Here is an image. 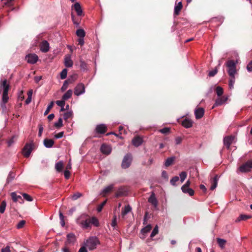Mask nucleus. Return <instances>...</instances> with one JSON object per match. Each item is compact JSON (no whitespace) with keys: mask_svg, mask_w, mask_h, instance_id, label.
I'll return each instance as SVG.
<instances>
[{"mask_svg":"<svg viewBox=\"0 0 252 252\" xmlns=\"http://www.w3.org/2000/svg\"><path fill=\"white\" fill-rule=\"evenodd\" d=\"M84 244L90 251L95 249L97 246L100 245V242L98 238L96 236L90 237L84 242Z\"/></svg>","mask_w":252,"mask_h":252,"instance_id":"f257e3e1","label":"nucleus"},{"mask_svg":"<svg viewBox=\"0 0 252 252\" xmlns=\"http://www.w3.org/2000/svg\"><path fill=\"white\" fill-rule=\"evenodd\" d=\"M76 222L83 228H88L91 226V221L88 215L83 214L80 215L77 219Z\"/></svg>","mask_w":252,"mask_h":252,"instance_id":"f03ea898","label":"nucleus"},{"mask_svg":"<svg viewBox=\"0 0 252 252\" xmlns=\"http://www.w3.org/2000/svg\"><path fill=\"white\" fill-rule=\"evenodd\" d=\"M237 63V61H234L233 60H229L225 63V65L228 68L227 72L229 76H235L237 73L236 70Z\"/></svg>","mask_w":252,"mask_h":252,"instance_id":"7ed1b4c3","label":"nucleus"},{"mask_svg":"<svg viewBox=\"0 0 252 252\" xmlns=\"http://www.w3.org/2000/svg\"><path fill=\"white\" fill-rule=\"evenodd\" d=\"M85 93V87L84 85L80 83H78L74 88V94L76 96H80Z\"/></svg>","mask_w":252,"mask_h":252,"instance_id":"20e7f679","label":"nucleus"},{"mask_svg":"<svg viewBox=\"0 0 252 252\" xmlns=\"http://www.w3.org/2000/svg\"><path fill=\"white\" fill-rule=\"evenodd\" d=\"M131 155L129 154L126 155L122 161V167L124 169L128 168L131 164Z\"/></svg>","mask_w":252,"mask_h":252,"instance_id":"39448f33","label":"nucleus"},{"mask_svg":"<svg viewBox=\"0 0 252 252\" xmlns=\"http://www.w3.org/2000/svg\"><path fill=\"white\" fill-rule=\"evenodd\" d=\"M252 168V159L248 160L245 164L240 166L239 170L241 172L245 173L250 171Z\"/></svg>","mask_w":252,"mask_h":252,"instance_id":"423d86ee","label":"nucleus"},{"mask_svg":"<svg viewBox=\"0 0 252 252\" xmlns=\"http://www.w3.org/2000/svg\"><path fill=\"white\" fill-rule=\"evenodd\" d=\"M25 59L28 63L34 64L37 62L38 57L35 54H29L26 55Z\"/></svg>","mask_w":252,"mask_h":252,"instance_id":"0eeeda50","label":"nucleus"},{"mask_svg":"<svg viewBox=\"0 0 252 252\" xmlns=\"http://www.w3.org/2000/svg\"><path fill=\"white\" fill-rule=\"evenodd\" d=\"M32 144L27 143L23 149V154L24 157L26 158L29 157L32 151Z\"/></svg>","mask_w":252,"mask_h":252,"instance_id":"6e6552de","label":"nucleus"},{"mask_svg":"<svg viewBox=\"0 0 252 252\" xmlns=\"http://www.w3.org/2000/svg\"><path fill=\"white\" fill-rule=\"evenodd\" d=\"M50 49L49 43L46 40H43L41 42L40 46V50L43 53L47 52Z\"/></svg>","mask_w":252,"mask_h":252,"instance_id":"1a4fd4ad","label":"nucleus"},{"mask_svg":"<svg viewBox=\"0 0 252 252\" xmlns=\"http://www.w3.org/2000/svg\"><path fill=\"white\" fill-rule=\"evenodd\" d=\"M148 202L154 207L155 209H158V200L154 192L152 193L150 196L148 198Z\"/></svg>","mask_w":252,"mask_h":252,"instance_id":"9d476101","label":"nucleus"},{"mask_svg":"<svg viewBox=\"0 0 252 252\" xmlns=\"http://www.w3.org/2000/svg\"><path fill=\"white\" fill-rule=\"evenodd\" d=\"M100 150L103 154L108 155L111 153L112 148L110 145L103 144L100 147Z\"/></svg>","mask_w":252,"mask_h":252,"instance_id":"9b49d317","label":"nucleus"},{"mask_svg":"<svg viewBox=\"0 0 252 252\" xmlns=\"http://www.w3.org/2000/svg\"><path fill=\"white\" fill-rule=\"evenodd\" d=\"M0 87L2 91V94H8L9 85L7 83L6 80L5 79L1 81Z\"/></svg>","mask_w":252,"mask_h":252,"instance_id":"f8f14e48","label":"nucleus"},{"mask_svg":"<svg viewBox=\"0 0 252 252\" xmlns=\"http://www.w3.org/2000/svg\"><path fill=\"white\" fill-rule=\"evenodd\" d=\"M10 196L13 202H19L20 203H23L24 201L20 195H17L15 192H11L10 194Z\"/></svg>","mask_w":252,"mask_h":252,"instance_id":"ddd939ff","label":"nucleus"},{"mask_svg":"<svg viewBox=\"0 0 252 252\" xmlns=\"http://www.w3.org/2000/svg\"><path fill=\"white\" fill-rule=\"evenodd\" d=\"M234 137L232 136H226L223 138V144L227 149H229L233 141Z\"/></svg>","mask_w":252,"mask_h":252,"instance_id":"4468645a","label":"nucleus"},{"mask_svg":"<svg viewBox=\"0 0 252 252\" xmlns=\"http://www.w3.org/2000/svg\"><path fill=\"white\" fill-rule=\"evenodd\" d=\"M76 241L75 235L73 233H69L67 235V240L65 242L66 245L73 244Z\"/></svg>","mask_w":252,"mask_h":252,"instance_id":"2eb2a0df","label":"nucleus"},{"mask_svg":"<svg viewBox=\"0 0 252 252\" xmlns=\"http://www.w3.org/2000/svg\"><path fill=\"white\" fill-rule=\"evenodd\" d=\"M107 130V126L104 124H100L97 125L95 128V131L97 133L103 134Z\"/></svg>","mask_w":252,"mask_h":252,"instance_id":"dca6fc26","label":"nucleus"},{"mask_svg":"<svg viewBox=\"0 0 252 252\" xmlns=\"http://www.w3.org/2000/svg\"><path fill=\"white\" fill-rule=\"evenodd\" d=\"M143 143V139L140 136L135 137L132 140V144L135 147L140 146Z\"/></svg>","mask_w":252,"mask_h":252,"instance_id":"f3484780","label":"nucleus"},{"mask_svg":"<svg viewBox=\"0 0 252 252\" xmlns=\"http://www.w3.org/2000/svg\"><path fill=\"white\" fill-rule=\"evenodd\" d=\"M204 110L202 108H198L195 110L194 114L197 119L202 118L204 115Z\"/></svg>","mask_w":252,"mask_h":252,"instance_id":"a211bd4d","label":"nucleus"},{"mask_svg":"<svg viewBox=\"0 0 252 252\" xmlns=\"http://www.w3.org/2000/svg\"><path fill=\"white\" fill-rule=\"evenodd\" d=\"M193 122L189 118L185 119L182 122V126L185 128H189L192 126Z\"/></svg>","mask_w":252,"mask_h":252,"instance_id":"6ab92c4d","label":"nucleus"},{"mask_svg":"<svg viewBox=\"0 0 252 252\" xmlns=\"http://www.w3.org/2000/svg\"><path fill=\"white\" fill-rule=\"evenodd\" d=\"M64 65L67 67H71L73 65L71 56L69 55L65 56L64 58Z\"/></svg>","mask_w":252,"mask_h":252,"instance_id":"aec40b11","label":"nucleus"},{"mask_svg":"<svg viewBox=\"0 0 252 252\" xmlns=\"http://www.w3.org/2000/svg\"><path fill=\"white\" fill-rule=\"evenodd\" d=\"M43 144L46 148H51L54 145V141L52 139L46 138L44 140Z\"/></svg>","mask_w":252,"mask_h":252,"instance_id":"412c9836","label":"nucleus"},{"mask_svg":"<svg viewBox=\"0 0 252 252\" xmlns=\"http://www.w3.org/2000/svg\"><path fill=\"white\" fill-rule=\"evenodd\" d=\"M73 7L78 16H80L82 15V10L80 4L78 2L75 3L73 5Z\"/></svg>","mask_w":252,"mask_h":252,"instance_id":"4be33fe9","label":"nucleus"},{"mask_svg":"<svg viewBox=\"0 0 252 252\" xmlns=\"http://www.w3.org/2000/svg\"><path fill=\"white\" fill-rule=\"evenodd\" d=\"M227 100V97L225 96L218 98L215 101V105L220 106L224 103Z\"/></svg>","mask_w":252,"mask_h":252,"instance_id":"5701e85b","label":"nucleus"},{"mask_svg":"<svg viewBox=\"0 0 252 252\" xmlns=\"http://www.w3.org/2000/svg\"><path fill=\"white\" fill-rule=\"evenodd\" d=\"M183 7L182 3L181 1H179L177 4L175 5L174 7V14L178 15L179 14L180 11Z\"/></svg>","mask_w":252,"mask_h":252,"instance_id":"b1692460","label":"nucleus"},{"mask_svg":"<svg viewBox=\"0 0 252 252\" xmlns=\"http://www.w3.org/2000/svg\"><path fill=\"white\" fill-rule=\"evenodd\" d=\"M114 185L111 184L106 187H105L102 190L101 194L103 195H105L106 194L110 192L113 189Z\"/></svg>","mask_w":252,"mask_h":252,"instance_id":"393cba45","label":"nucleus"},{"mask_svg":"<svg viewBox=\"0 0 252 252\" xmlns=\"http://www.w3.org/2000/svg\"><path fill=\"white\" fill-rule=\"evenodd\" d=\"M218 182V178L217 175L215 176L213 180L211 181V186L210 187L211 190H214L217 186Z\"/></svg>","mask_w":252,"mask_h":252,"instance_id":"a878e982","label":"nucleus"},{"mask_svg":"<svg viewBox=\"0 0 252 252\" xmlns=\"http://www.w3.org/2000/svg\"><path fill=\"white\" fill-rule=\"evenodd\" d=\"M72 94V91L68 90L62 96V99L65 101L71 97Z\"/></svg>","mask_w":252,"mask_h":252,"instance_id":"bb28decb","label":"nucleus"},{"mask_svg":"<svg viewBox=\"0 0 252 252\" xmlns=\"http://www.w3.org/2000/svg\"><path fill=\"white\" fill-rule=\"evenodd\" d=\"M181 189L184 193L189 194L190 196H192L194 194V190L189 187L184 189L183 188H181Z\"/></svg>","mask_w":252,"mask_h":252,"instance_id":"cd10ccee","label":"nucleus"},{"mask_svg":"<svg viewBox=\"0 0 252 252\" xmlns=\"http://www.w3.org/2000/svg\"><path fill=\"white\" fill-rule=\"evenodd\" d=\"M76 34L79 37H84L85 36V32L83 29H79L76 31Z\"/></svg>","mask_w":252,"mask_h":252,"instance_id":"c85d7f7f","label":"nucleus"},{"mask_svg":"<svg viewBox=\"0 0 252 252\" xmlns=\"http://www.w3.org/2000/svg\"><path fill=\"white\" fill-rule=\"evenodd\" d=\"M131 210V208L129 205L126 206L122 211V215L124 217L127 214L129 213Z\"/></svg>","mask_w":252,"mask_h":252,"instance_id":"c756f323","label":"nucleus"},{"mask_svg":"<svg viewBox=\"0 0 252 252\" xmlns=\"http://www.w3.org/2000/svg\"><path fill=\"white\" fill-rule=\"evenodd\" d=\"M63 167V162L62 161H60L57 162L55 165V168L58 172H61Z\"/></svg>","mask_w":252,"mask_h":252,"instance_id":"7c9ffc66","label":"nucleus"},{"mask_svg":"<svg viewBox=\"0 0 252 252\" xmlns=\"http://www.w3.org/2000/svg\"><path fill=\"white\" fill-rule=\"evenodd\" d=\"M174 160V157L168 158L165 161L164 165L165 166L168 167L171 165Z\"/></svg>","mask_w":252,"mask_h":252,"instance_id":"2f4dec72","label":"nucleus"},{"mask_svg":"<svg viewBox=\"0 0 252 252\" xmlns=\"http://www.w3.org/2000/svg\"><path fill=\"white\" fill-rule=\"evenodd\" d=\"M151 229H152L151 225L148 224L141 229V233H145L146 234L148 232H149L151 230Z\"/></svg>","mask_w":252,"mask_h":252,"instance_id":"473e14b6","label":"nucleus"},{"mask_svg":"<svg viewBox=\"0 0 252 252\" xmlns=\"http://www.w3.org/2000/svg\"><path fill=\"white\" fill-rule=\"evenodd\" d=\"M251 216L250 215H244L242 214L240 216V217L238 218L237 221H240V220H246L248 219H249L251 218Z\"/></svg>","mask_w":252,"mask_h":252,"instance_id":"72a5a7b5","label":"nucleus"},{"mask_svg":"<svg viewBox=\"0 0 252 252\" xmlns=\"http://www.w3.org/2000/svg\"><path fill=\"white\" fill-rule=\"evenodd\" d=\"M230 78L229 81V86L230 89L233 88L234 84L235 81V76H230Z\"/></svg>","mask_w":252,"mask_h":252,"instance_id":"f704fd0d","label":"nucleus"},{"mask_svg":"<svg viewBox=\"0 0 252 252\" xmlns=\"http://www.w3.org/2000/svg\"><path fill=\"white\" fill-rule=\"evenodd\" d=\"M6 206V202L5 200L2 201L0 206V213L3 214L5 210Z\"/></svg>","mask_w":252,"mask_h":252,"instance_id":"c9c22d12","label":"nucleus"},{"mask_svg":"<svg viewBox=\"0 0 252 252\" xmlns=\"http://www.w3.org/2000/svg\"><path fill=\"white\" fill-rule=\"evenodd\" d=\"M73 115V112L72 111H69L63 114V119L65 120H67L68 119L71 118Z\"/></svg>","mask_w":252,"mask_h":252,"instance_id":"e433bc0d","label":"nucleus"},{"mask_svg":"<svg viewBox=\"0 0 252 252\" xmlns=\"http://www.w3.org/2000/svg\"><path fill=\"white\" fill-rule=\"evenodd\" d=\"M158 232V226L157 225L155 226L154 228L153 229L152 233L150 235V237L153 238L155 236H156Z\"/></svg>","mask_w":252,"mask_h":252,"instance_id":"4c0bfd02","label":"nucleus"},{"mask_svg":"<svg viewBox=\"0 0 252 252\" xmlns=\"http://www.w3.org/2000/svg\"><path fill=\"white\" fill-rule=\"evenodd\" d=\"M54 102L53 101H51L50 103L48 105L47 108L45 111L44 112V115H47L49 112H50V110L53 107Z\"/></svg>","mask_w":252,"mask_h":252,"instance_id":"58836bf2","label":"nucleus"},{"mask_svg":"<svg viewBox=\"0 0 252 252\" xmlns=\"http://www.w3.org/2000/svg\"><path fill=\"white\" fill-rule=\"evenodd\" d=\"M217 94L218 96H220L223 93L222 88L220 86H218L216 89Z\"/></svg>","mask_w":252,"mask_h":252,"instance_id":"ea45409f","label":"nucleus"},{"mask_svg":"<svg viewBox=\"0 0 252 252\" xmlns=\"http://www.w3.org/2000/svg\"><path fill=\"white\" fill-rule=\"evenodd\" d=\"M69 80H70V79H67L64 82V83L61 89L62 92H64L67 89V88L68 87V85L69 83L68 82V81H69Z\"/></svg>","mask_w":252,"mask_h":252,"instance_id":"a19ab883","label":"nucleus"},{"mask_svg":"<svg viewBox=\"0 0 252 252\" xmlns=\"http://www.w3.org/2000/svg\"><path fill=\"white\" fill-rule=\"evenodd\" d=\"M187 174L185 171H183L180 174V178L181 183H183L185 181V180L187 178Z\"/></svg>","mask_w":252,"mask_h":252,"instance_id":"79ce46f5","label":"nucleus"},{"mask_svg":"<svg viewBox=\"0 0 252 252\" xmlns=\"http://www.w3.org/2000/svg\"><path fill=\"white\" fill-rule=\"evenodd\" d=\"M16 139V136H13L8 141L7 145L8 147H10L15 142Z\"/></svg>","mask_w":252,"mask_h":252,"instance_id":"37998d69","label":"nucleus"},{"mask_svg":"<svg viewBox=\"0 0 252 252\" xmlns=\"http://www.w3.org/2000/svg\"><path fill=\"white\" fill-rule=\"evenodd\" d=\"M8 98V94H2V102L4 105L7 102Z\"/></svg>","mask_w":252,"mask_h":252,"instance_id":"c03bdc74","label":"nucleus"},{"mask_svg":"<svg viewBox=\"0 0 252 252\" xmlns=\"http://www.w3.org/2000/svg\"><path fill=\"white\" fill-rule=\"evenodd\" d=\"M217 242L219 244V245L221 247L223 248L224 247V245H225L226 243V241L224 239H220V238H218L217 239Z\"/></svg>","mask_w":252,"mask_h":252,"instance_id":"a18cd8bd","label":"nucleus"},{"mask_svg":"<svg viewBox=\"0 0 252 252\" xmlns=\"http://www.w3.org/2000/svg\"><path fill=\"white\" fill-rule=\"evenodd\" d=\"M67 70L66 69H63L62 72H61L60 75H61V78L62 79H65L67 76Z\"/></svg>","mask_w":252,"mask_h":252,"instance_id":"49530a36","label":"nucleus"},{"mask_svg":"<svg viewBox=\"0 0 252 252\" xmlns=\"http://www.w3.org/2000/svg\"><path fill=\"white\" fill-rule=\"evenodd\" d=\"M82 193L80 192H76L74 194H73L71 197V198L73 200H76L78 198H80L81 196H82Z\"/></svg>","mask_w":252,"mask_h":252,"instance_id":"de8ad7c7","label":"nucleus"},{"mask_svg":"<svg viewBox=\"0 0 252 252\" xmlns=\"http://www.w3.org/2000/svg\"><path fill=\"white\" fill-rule=\"evenodd\" d=\"M54 126L56 127H60L63 126V120L61 118H60L58 121V122H56L54 124Z\"/></svg>","mask_w":252,"mask_h":252,"instance_id":"09e8293b","label":"nucleus"},{"mask_svg":"<svg viewBox=\"0 0 252 252\" xmlns=\"http://www.w3.org/2000/svg\"><path fill=\"white\" fill-rule=\"evenodd\" d=\"M179 180V178L178 176H175L171 179L170 183L173 186H176V183Z\"/></svg>","mask_w":252,"mask_h":252,"instance_id":"8fccbe9b","label":"nucleus"},{"mask_svg":"<svg viewBox=\"0 0 252 252\" xmlns=\"http://www.w3.org/2000/svg\"><path fill=\"white\" fill-rule=\"evenodd\" d=\"M22 195L24 198L28 201H32L33 200L32 197L27 193H24L22 194Z\"/></svg>","mask_w":252,"mask_h":252,"instance_id":"3c124183","label":"nucleus"},{"mask_svg":"<svg viewBox=\"0 0 252 252\" xmlns=\"http://www.w3.org/2000/svg\"><path fill=\"white\" fill-rule=\"evenodd\" d=\"M218 72V69L216 67L214 69L209 71L208 73V76L210 77L214 76Z\"/></svg>","mask_w":252,"mask_h":252,"instance_id":"603ef678","label":"nucleus"},{"mask_svg":"<svg viewBox=\"0 0 252 252\" xmlns=\"http://www.w3.org/2000/svg\"><path fill=\"white\" fill-rule=\"evenodd\" d=\"M25 221L24 220H20L16 225V227L18 229L22 228L25 224Z\"/></svg>","mask_w":252,"mask_h":252,"instance_id":"864d4df0","label":"nucleus"},{"mask_svg":"<svg viewBox=\"0 0 252 252\" xmlns=\"http://www.w3.org/2000/svg\"><path fill=\"white\" fill-rule=\"evenodd\" d=\"M170 128L168 127H164L163 128L160 129L159 131L161 133L166 134L170 132Z\"/></svg>","mask_w":252,"mask_h":252,"instance_id":"5fc2aeb1","label":"nucleus"},{"mask_svg":"<svg viewBox=\"0 0 252 252\" xmlns=\"http://www.w3.org/2000/svg\"><path fill=\"white\" fill-rule=\"evenodd\" d=\"M14 178V174H13V173L12 172H10L9 175H8V176L7 178V183H9L10 182H11L13 179Z\"/></svg>","mask_w":252,"mask_h":252,"instance_id":"6e6d98bb","label":"nucleus"},{"mask_svg":"<svg viewBox=\"0 0 252 252\" xmlns=\"http://www.w3.org/2000/svg\"><path fill=\"white\" fill-rule=\"evenodd\" d=\"M91 223L94 224L95 226L98 225V220L95 218H93L91 220H90Z\"/></svg>","mask_w":252,"mask_h":252,"instance_id":"4d7b16f0","label":"nucleus"},{"mask_svg":"<svg viewBox=\"0 0 252 252\" xmlns=\"http://www.w3.org/2000/svg\"><path fill=\"white\" fill-rule=\"evenodd\" d=\"M106 202H107V200H105L100 205H99V206L97 207V210L98 212H100L101 211L103 207L106 204Z\"/></svg>","mask_w":252,"mask_h":252,"instance_id":"13d9d810","label":"nucleus"},{"mask_svg":"<svg viewBox=\"0 0 252 252\" xmlns=\"http://www.w3.org/2000/svg\"><path fill=\"white\" fill-rule=\"evenodd\" d=\"M56 104L62 107V106H64L65 105V101L62 99L61 100H57L56 101Z\"/></svg>","mask_w":252,"mask_h":252,"instance_id":"bf43d9fd","label":"nucleus"},{"mask_svg":"<svg viewBox=\"0 0 252 252\" xmlns=\"http://www.w3.org/2000/svg\"><path fill=\"white\" fill-rule=\"evenodd\" d=\"M87 248V247L83 243V245L81 247V248L79 250L78 252H88Z\"/></svg>","mask_w":252,"mask_h":252,"instance_id":"052dcab7","label":"nucleus"},{"mask_svg":"<svg viewBox=\"0 0 252 252\" xmlns=\"http://www.w3.org/2000/svg\"><path fill=\"white\" fill-rule=\"evenodd\" d=\"M13 0H2V2L3 5H9L11 4Z\"/></svg>","mask_w":252,"mask_h":252,"instance_id":"680f3d73","label":"nucleus"},{"mask_svg":"<svg viewBox=\"0 0 252 252\" xmlns=\"http://www.w3.org/2000/svg\"><path fill=\"white\" fill-rule=\"evenodd\" d=\"M247 69L249 72H252V61L250 62L247 65Z\"/></svg>","mask_w":252,"mask_h":252,"instance_id":"e2e57ef3","label":"nucleus"},{"mask_svg":"<svg viewBox=\"0 0 252 252\" xmlns=\"http://www.w3.org/2000/svg\"><path fill=\"white\" fill-rule=\"evenodd\" d=\"M76 78H77L76 75H74L68 79H70V80L68 81V82L69 83H72V82H73L74 81H75L76 80Z\"/></svg>","mask_w":252,"mask_h":252,"instance_id":"0e129e2a","label":"nucleus"},{"mask_svg":"<svg viewBox=\"0 0 252 252\" xmlns=\"http://www.w3.org/2000/svg\"><path fill=\"white\" fill-rule=\"evenodd\" d=\"M63 132H60L55 135V137L57 139L61 138L63 136Z\"/></svg>","mask_w":252,"mask_h":252,"instance_id":"69168bd1","label":"nucleus"},{"mask_svg":"<svg viewBox=\"0 0 252 252\" xmlns=\"http://www.w3.org/2000/svg\"><path fill=\"white\" fill-rule=\"evenodd\" d=\"M64 175L65 179H68L70 177V172L68 170L64 171Z\"/></svg>","mask_w":252,"mask_h":252,"instance_id":"338daca9","label":"nucleus"},{"mask_svg":"<svg viewBox=\"0 0 252 252\" xmlns=\"http://www.w3.org/2000/svg\"><path fill=\"white\" fill-rule=\"evenodd\" d=\"M1 252H10L9 246H6V247L1 249Z\"/></svg>","mask_w":252,"mask_h":252,"instance_id":"774afa93","label":"nucleus"}]
</instances>
